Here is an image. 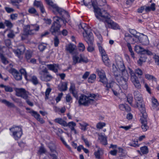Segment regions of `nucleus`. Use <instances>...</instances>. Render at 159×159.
<instances>
[{"label":"nucleus","mask_w":159,"mask_h":159,"mask_svg":"<svg viewBox=\"0 0 159 159\" xmlns=\"http://www.w3.org/2000/svg\"><path fill=\"white\" fill-rule=\"evenodd\" d=\"M9 72L12 74L16 80H20V73L17 70L14 68H12L10 70Z\"/></svg>","instance_id":"a211bd4d"},{"label":"nucleus","mask_w":159,"mask_h":159,"mask_svg":"<svg viewBox=\"0 0 159 159\" xmlns=\"http://www.w3.org/2000/svg\"><path fill=\"white\" fill-rule=\"evenodd\" d=\"M96 71L100 78L99 81L103 84H106L107 83V79L105 71L103 70L99 69H97Z\"/></svg>","instance_id":"ddd939ff"},{"label":"nucleus","mask_w":159,"mask_h":159,"mask_svg":"<svg viewBox=\"0 0 159 159\" xmlns=\"http://www.w3.org/2000/svg\"><path fill=\"white\" fill-rule=\"evenodd\" d=\"M105 125L106 124L104 123L99 122L97 124L96 127L98 129H101L104 126H105Z\"/></svg>","instance_id":"3c124183"},{"label":"nucleus","mask_w":159,"mask_h":159,"mask_svg":"<svg viewBox=\"0 0 159 159\" xmlns=\"http://www.w3.org/2000/svg\"><path fill=\"white\" fill-rule=\"evenodd\" d=\"M20 0H11V3L13 5L17 6V8H19V6L18 5L19 4Z\"/></svg>","instance_id":"de8ad7c7"},{"label":"nucleus","mask_w":159,"mask_h":159,"mask_svg":"<svg viewBox=\"0 0 159 159\" xmlns=\"http://www.w3.org/2000/svg\"><path fill=\"white\" fill-rule=\"evenodd\" d=\"M135 74H138V75H141L143 74V72L142 70L139 69H136L135 70Z\"/></svg>","instance_id":"69168bd1"},{"label":"nucleus","mask_w":159,"mask_h":159,"mask_svg":"<svg viewBox=\"0 0 159 159\" xmlns=\"http://www.w3.org/2000/svg\"><path fill=\"white\" fill-rule=\"evenodd\" d=\"M76 49V46L72 43H70L66 46V50L72 55L75 54Z\"/></svg>","instance_id":"f3484780"},{"label":"nucleus","mask_w":159,"mask_h":159,"mask_svg":"<svg viewBox=\"0 0 159 159\" xmlns=\"http://www.w3.org/2000/svg\"><path fill=\"white\" fill-rule=\"evenodd\" d=\"M66 13L67 14L63 13L62 15H60L61 16V17L58 16L53 17V22L50 29V31L52 35H56V33H59L60 28L63 25H66L67 22L65 16H66L67 17L69 16L67 11Z\"/></svg>","instance_id":"7ed1b4c3"},{"label":"nucleus","mask_w":159,"mask_h":159,"mask_svg":"<svg viewBox=\"0 0 159 159\" xmlns=\"http://www.w3.org/2000/svg\"><path fill=\"white\" fill-rule=\"evenodd\" d=\"M28 12L30 14H34L36 16H39V14L36 10L34 7L30 8L28 10Z\"/></svg>","instance_id":"a19ab883"},{"label":"nucleus","mask_w":159,"mask_h":159,"mask_svg":"<svg viewBox=\"0 0 159 159\" xmlns=\"http://www.w3.org/2000/svg\"><path fill=\"white\" fill-rule=\"evenodd\" d=\"M99 139L100 140L102 144L106 145L107 144V138L105 136L101 135L99 136Z\"/></svg>","instance_id":"c85d7f7f"},{"label":"nucleus","mask_w":159,"mask_h":159,"mask_svg":"<svg viewBox=\"0 0 159 159\" xmlns=\"http://www.w3.org/2000/svg\"><path fill=\"white\" fill-rule=\"evenodd\" d=\"M153 58L155 60L156 63L158 65H159V57L156 55H154Z\"/></svg>","instance_id":"e2e57ef3"},{"label":"nucleus","mask_w":159,"mask_h":159,"mask_svg":"<svg viewBox=\"0 0 159 159\" xmlns=\"http://www.w3.org/2000/svg\"><path fill=\"white\" fill-rule=\"evenodd\" d=\"M112 67L113 75L116 81L124 89H127L128 79L127 77H122L120 74V71L122 73L125 71V67L123 62L121 61H116V65L113 64Z\"/></svg>","instance_id":"f03ea898"},{"label":"nucleus","mask_w":159,"mask_h":159,"mask_svg":"<svg viewBox=\"0 0 159 159\" xmlns=\"http://www.w3.org/2000/svg\"><path fill=\"white\" fill-rule=\"evenodd\" d=\"M145 78L148 80H152L154 81H156V79L153 75L149 74H146L145 75Z\"/></svg>","instance_id":"a18cd8bd"},{"label":"nucleus","mask_w":159,"mask_h":159,"mask_svg":"<svg viewBox=\"0 0 159 159\" xmlns=\"http://www.w3.org/2000/svg\"><path fill=\"white\" fill-rule=\"evenodd\" d=\"M34 6L39 8L43 5L42 3L41 2L38 1L36 0L34 1Z\"/></svg>","instance_id":"603ef678"},{"label":"nucleus","mask_w":159,"mask_h":159,"mask_svg":"<svg viewBox=\"0 0 159 159\" xmlns=\"http://www.w3.org/2000/svg\"><path fill=\"white\" fill-rule=\"evenodd\" d=\"M79 27L80 28L81 27L84 31V32H83L84 38L89 37L90 35H93L91 29L88 27L87 24L84 23L81 24L79 25Z\"/></svg>","instance_id":"9d476101"},{"label":"nucleus","mask_w":159,"mask_h":159,"mask_svg":"<svg viewBox=\"0 0 159 159\" xmlns=\"http://www.w3.org/2000/svg\"><path fill=\"white\" fill-rule=\"evenodd\" d=\"M46 152V150L44 146L42 145L39 147V150L38 152V153L39 155H41L43 153H45Z\"/></svg>","instance_id":"e433bc0d"},{"label":"nucleus","mask_w":159,"mask_h":159,"mask_svg":"<svg viewBox=\"0 0 159 159\" xmlns=\"http://www.w3.org/2000/svg\"><path fill=\"white\" fill-rule=\"evenodd\" d=\"M72 56V58L73 60V65H75L78 63H80V56H79L76 54H74Z\"/></svg>","instance_id":"a878e982"},{"label":"nucleus","mask_w":159,"mask_h":159,"mask_svg":"<svg viewBox=\"0 0 159 159\" xmlns=\"http://www.w3.org/2000/svg\"><path fill=\"white\" fill-rule=\"evenodd\" d=\"M66 100L67 102H72V98L69 94H67L66 97Z\"/></svg>","instance_id":"bf43d9fd"},{"label":"nucleus","mask_w":159,"mask_h":159,"mask_svg":"<svg viewBox=\"0 0 159 159\" xmlns=\"http://www.w3.org/2000/svg\"><path fill=\"white\" fill-rule=\"evenodd\" d=\"M140 150L141 152L143 155L147 154L149 152L148 147L145 146L141 147Z\"/></svg>","instance_id":"473e14b6"},{"label":"nucleus","mask_w":159,"mask_h":159,"mask_svg":"<svg viewBox=\"0 0 159 159\" xmlns=\"http://www.w3.org/2000/svg\"><path fill=\"white\" fill-rule=\"evenodd\" d=\"M52 90V89L50 88H47L46 91L45 93V94L46 97L48 99V96L49 95V93L50 92H51V91Z\"/></svg>","instance_id":"680f3d73"},{"label":"nucleus","mask_w":159,"mask_h":159,"mask_svg":"<svg viewBox=\"0 0 159 159\" xmlns=\"http://www.w3.org/2000/svg\"><path fill=\"white\" fill-rule=\"evenodd\" d=\"M146 54L149 55H153V53L151 51L148 50H146L145 49L144 50L143 52H142V54Z\"/></svg>","instance_id":"774afa93"},{"label":"nucleus","mask_w":159,"mask_h":159,"mask_svg":"<svg viewBox=\"0 0 159 159\" xmlns=\"http://www.w3.org/2000/svg\"><path fill=\"white\" fill-rule=\"evenodd\" d=\"M103 85H106V90L107 91L109 90V89L111 88L112 89V88H113V87H119V86L115 82L113 81L109 83H107V81L106 84H103Z\"/></svg>","instance_id":"4be33fe9"},{"label":"nucleus","mask_w":159,"mask_h":159,"mask_svg":"<svg viewBox=\"0 0 159 159\" xmlns=\"http://www.w3.org/2000/svg\"><path fill=\"white\" fill-rule=\"evenodd\" d=\"M95 16L98 20L105 23L107 30L108 28L114 30L120 29L117 24L111 20L110 15L106 10L103 9H96Z\"/></svg>","instance_id":"f257e3e1"},{"label":"nucleus","mask_w":159,"mask_h":159,"mask_svg":"<svg viewBox=\"0 0 159 159\" xmlns=\"http://www.w3.org/2000/svg\"><path fill=\"white\" fill-rule=\"evenodd\" d=\"M4 23L6 26L9 28H11L13 26L12 23L9 20H6Z\"/></svg>","instance_id":"6e6d98bb"},{"label":"nucleus","mask_w":159,"mask_h":159,"mask_svg":"<svg viewBox=\"0 0 159 159\" xmlns=\"http://www.w3.org/2000/svg\"><path fill=\"white\" fill-rule=\"evenodd\" d=\"M47 3L52 7L55 9L59 14V15H62V13L67 14L66 11L62 9L61 8L58 7L56 4H53V2L51 0H45Z\"/></svg>","instance_id":"f8f14e48"},{"label":"nucleus","mask_w":159,"mask_h":159,"mask_svg":"<svg viewBox=\"0 0 159 159\" xmlns=\"http://www.w3.org/2000/svg\"><path fill=\"white\" fill-rule=\"evenodd\" d=\"M134 97L136 100L137 106L140 112L145 111V105L143 102L142 96L138 91H135L134 92Z\"/></svg>","instance_id":"20e7f679"},{"label":"nucleus","mask_w":159,"mask_h":159,"mask_svg":"<svg viewBox=\"0 0 159 159\" xmlns=\"http://www.w3.org/2000/svg\"><path fill=\"white\" fill-rule=\"evenodd\" d=\"M47 66L50 70L52 71L55 73H57L58 72V69L59 66L58 64H48L47 65Z\"/></svg>","instance_id":"6ab92c4d"},{"label":"nucleus","mask_w":159,"mask_h":159,"mask_svg":"<svg viewBox=\"0 0 159 159\" xmlns=\"http://www.w3.org/2000/svg\"><path fill=\"white\" fill-rule=\"evenodd\" d=\"M46 46L43 45V44H41L39 45L38 48L40 51L43 52L46 48Z\"/></svg>","instance_id":"052dcab7"},{"label":"nucleus","mask_w":159,"mask_h":159,"mask_svg":"<svg viewBox=\"0 0 159 159\" xmlns=\"http://www.w3.org/2000/svg\"><path fill=\"white\" fill-rule=\"evenodd\" d=\"M127 101L131 105L132 100H133V97L131 94H129L128 95L127 97Z\"/></svg>","instance_id":"13d9d810"},{"label":"nucleus","mask_w":159,"mask_h":159,"mask_svg":"<svg viewBox=\"0 0 159 159\" xmlns=\"http://www.w3.org/2000/svg\"><path fill=\"white\" fill-rule=\"evenodd\" d=\"M59 43V40L58 37L56 36L54 38V46L57 47Z\"/></svg>","instance_id":"49530a36"},{"label":"nucleus","mask_w":159,"mask_h":159,"mask_svg":"<svg viewBox=\"0 0 159 159\" xmlns=\"http://www.w3.org/2000/svg\"><path fill=\"white\" fill-rule=\"evenodd\" d=\"M155 4L154 3H152L151 4L150 7H146L145 8V11L146 12L150 11L151 10L154 11L155 10Z\"/></svg>","instance_id":"7c9ffc66"},{"label":"nucleus","mask_w":159,"mask_h":159,"mask_svg":"<svg viewBox=\"0 0 159 159\" xmlns=\"http://www.w3.org/2000/svg\"><path fill=\"white\" fill-rule=\"evenodd\" d=\"M152 103L153 105L152 107L153 109L156 107L158 105V103L157 100L155 98H152Z\"/></svg>","instance_id":"c03bdc74"},{"label":"nucleus","mask_w":159,"mask_h":159,"mask_svg":"<svg viewBox=\"0 0 159 159\" xmlns=\"http://www.w3.org/2000/svg\"><path fill=\"white\" fill-rule=\"evenodd\" d=\"M25 56L28 61L32 57V53L30 51H27L25 54Z\"/></svg>","instance_id":"8fccbe9b"},{"label":"nucleus","mask_w":159,"mask_h":159,"mask_svg":"<svg viewBox=\"0 0 159 159\" xmlns=\"http://www.w3.org/2000/svg\"><path fill=\"white\" fill-rule=\"evenodd\" d=\"M68 83L62 82L58 86V89L61 91H65L67 89Z\"/></svg>","instance_id":"5701e85b"},{"label":"nucleus","mask_w":159,"mask_h":159,"mask_svg":"<svg viewBox=\"0 0 159 159\" xmlns=\"http://www.w3.org/2000/svg\"><path fill=\"white\" fill-rule=\"evenodd\" d=\"M132 37L128 33L125 34V39L127 42H129Z\"/></svg>","instance_id":"79ce46f5"},{"label":"nucleus","mask_w":159,"mask_h":159,"mask_svg":"<svg viewBox=\"0 0 159 159\" xmlns=\"http://www.w3.org/2000/svg\"><path fill=\"white\" fill-rule=\"evenodd\" d=\"M25 22V20H20V23L22 24L23 25H24L23 26V33L25 35H32V32H31L30 30V25H25L23 23Z\"/></svg>","instance_id":"dca6fc26"},{"label":"nucleus","mask_w":159,"mask_h":159,"mask_svg":"<svg viewBox=\"0 0 159 159\" xmlns=\"http://www.w3.org/2000/svg\"><path fill=\"white\" fill-rule=\"evenodd\" d=\"M98 48L100 53L101 54L102 56L106 55V53L105 51L102 46L100 45H98Z\"/></svg>","instance_id":"09e8293b"},{"label":"nucleus","mask_w":159,"mask_h":159,"mask_svg":"<svg viewBox=\"0 0 159 159\" xmlns=\"http://www.w3.org/2000/svg\"><path fill=\"white\" fill-rule=\"evenodd\" d=\"M20 74L21 75H23L25 79L26 80H28L27 78V74L25 69L23 68H20Z\"/></svg>","instance_id":"37998d69"},{"label":"nucleus","mask_w":159,"mask_h":159,"mask_svg":"<svg viewBox=\"0 0 159 159\" xmlns=\"http://www.w3.org/2000/svg\"><path fill=\"white\" fill-rule=\"evenodd\" d=\"M9 130L12 132V135L15 139L18 140L20 138V126L14 125L13 127L10 128Z\"/></svg>","instance_id":"4468645a"},{"label":"nucleus","mask_w":159,"mask_h":159,"mask_svg":"<svg viewBox=\"0 0 159 159\" xmlns=\"http://www.w3.org/2000/svg\"><path fill=\"white\" fill-rule=\"evenodd\" d=\"M54 121L60 125L65 127L66 122L61 118H57L55 119Z\"/></svg>","instance_id":"cd10ccee"},{"label":"nucleus","mask_w":159,"mask_h":159,"mask_svg":"<svg viewBox=\"0 0 159 159\" xmlns=\"http://www.w3.org/2000/svg\"><path fill=\"white\" fill-rule=\"evenodd\" d=\"M141 113L142 114V116L140 119V122L142 124L141 128L142 130L145 132L149 128L148 125L147 115L146 111H142Z\"/></svg>","instance_id":"423d86ee"},{"label":"nucleus","mask_w":159,"mask_h":159,"mask_svg":"<svg viewBox=\"0 0 159 159\" xmlns=\"http://www.w3.org/2000/svg\"><path fill=\"white\" fill-rule=\"evenodd\" d=\"M96 77L95 74H91L88 79V82L90 83H94L96 80Z\"/></svg>","instance_id":"2f4dec72"},{"label":"nucleus","mask_w":159,"mask_h":159,"mask_svg":"<svg viewBox=\"0 0 159 159\" xmlns=\"http://www.w3.org/2000/svg\"><path fill=\"white\" fill-rule=\"evenodd\" d=\"M30 113H32V116H34L36 119H38L40 117V115L39 114H38L37 112L32 110L31 111L29 112Z\"/></svg>","instance_id":"4c0bfd02"},{"label":"nucleus","mask_w":159,"mask_h":159,"mask_svg":"<svg viewBox=\"0 0 159 159\" xmlns=\"http://www.w3.org/2000/svg\"><path fill=\"white\" fill-rule=\"evenodd\" d=\"M5 47L4 46H2L0 45V58L2 62L4 64H6L8 63V62L2 53L3 52V49Z\"/></svg>","instance_id":"aec40b11"},{"label":"nucleus","mask_w":159,"mask_h":159,"mask_svg":"<svg viewBox=\"0 0 159 159\" xmlns=\"http://www.w3.org/2000/svg\"><path fill=\"white\" fill-rule=\"evenodd\" d=\"M78 47L80 50L82 52L84 51L85 48L84 45L82 43H79Z\"/></svg>","instance_id":"5fc2aeb1"},{"label":"nucleus","mask_w":159,"mask_h":159,"mask_svg":"<svg viewBox=\"0 0 159 159\" xmlns=\"http://www.w3.org/2000/svg\"><path fill=\"white\" fill-rule=\"evenodd\" d=\"M39 74L40 75V78L42 81L46 82L50 81L53 78L49 74L46 67H44L43 69L39 71Z\"/></svg>","instance_id":"39448f33"},{"label":"nucleus","mask_w":159,"mask_h":159,"mask_svg":"<svg viewBox=\"0 0 159 159\" xmlns=\"http://www.w3.org/2000/svg\"><path fill=\"white\" fill-rule=\"evenodd\" d=\"M84 5L90 8L92 6L94 9V11L95 13L96 9H101L98 7L97 5L96 2H92V0H83Z\"/></svg>","instance_id":"2eb2a0df"},{"label":"nucleus","mask_w":159,"mask_h":159,"mask_svg":"<svg viewBox=\"0 0 159 159\" xmlns=\"http://www.w3.org/2000/svg\"><path fill=\"white\" fill-rule=\"evenodd\" d=\"M93 99L89 98L84 94H82L79 97L78 103L80 105H83L86 106L91 102H93Z\"/></svg>","instance_id":"0eeeda50"},{"label":"nucleus","mask_w":159,"mask_h":159,"mask_svg":"<svg viewBox=\"0 0 159 159\" xmlns=\"http://www.w3.org/2000/svg\"><path fill=\"white\" fill-rule=\"evenodd\" d=\"M76 123L73 122L71 121L69 122L68 123H66V126L65 127L68 126L71 129V130H73L75 128V127L76 126Z\"/></svg>","instance_id":"f704fd0d"},{"label":"nucleus","mask_w":159,"mask_h":159,"mask_svg":"<svg viewBox=\"0 0 159 159\" xmlns=\"http://www.w3.org/2000/svg\"><path fill=\"white\" fill-rule=\"evenodd\" d=\"M82 139L84 142L85 145L87 147H89L90 146V144L89 143V142L86 139L84 138V136H82Z\"/></svg>","instance_id":"338daca9"},{"label":"nucleus","mask_w":159,"mask_h":159,"mask_svg":"<svg viewBox=\"0 0 159 159\" xmlns=\"http://www.w3.org/2000/svg\"><path fill=\"white\" fill-rule=\"evenodd\" d=\"M28 92L26 91L24 89L20 88V97L25 99L26 103L28 105L31 107H32L34 104L32 102H30L28 99Z\"/></svg>","instance_id":"9b49d317"},{"label":"nucleus","mask_w":159,"mask_h":159,"mask_svg":"<svg viewBox=\"0 0 159 159\" xmlns=\"http://www.w3.org/2000/svg\"><path fill=\"white\" fill-rule=\"evenodd\" d=\"M89 61L87 57L84 56H82L81 54L80 55V62H83L84 63H87Z\"/></svg>","instance_id":"58836bf2"},{"label":"nucleus","mask_w":159,"mask_h":159,"mask_svg":"<svg viewBox=\"0 0 159 159\" xmlns=\"http://www.w3.org/2000/svg\"><path fill=\"white\" fill-rule=\"evenodd\" d=\"M5 90L6 92H11L13 90V88L9 86H6L5 87Z\"/></svg>","instance_id":"4d7b16f0"},{"label":"nucleus","mask_w":159,"mask_h":159,"mask_svg":"<svg viewBox=\"0 0 159 159\" xmlns=\"http://www.w3.org/2000/svg\"><path fill=\"white\" fill-rule=\"evenodd\" d=\"M30 30L31 32H32L33 34H34L36 31L39 30V26L37 24L31 25H30Z\"/></svg>","instance_id":"393cba45"},{"label":"nucleus","mask_w":159,"mask_h":159,"mask_svg":"<svg viewBox=\"0 0 159 159\" xmlns=\"http://www.w3.org/2000/svg\"><path fill=\"white\" fill-rule=\"evenodd\" d=\"M134 50L137 52L142 54V52H143L144 49L141 46L136 45L135 46Z\"/></svg>","instance_id":"c9c22d12"},{"label":"nucleus","mask_w":159,"mask_h":159,"mask_svg":"<svg viewBox=\"0 0 159 159\" xmlns=\"http://www.w3.org/2000/svg\"><path fill=\"white\" fill-rule=\"evenodd\" d=\"M1 101L8 107H14V105L12 103L9 102L6 99L2 100Z\"/></svg>","instance_id":"c756f323"},{"label":"nucleus","mask_w":159,"mask_h":159,"mask_svg":"<svg viewBox=\"0 0 159 159\" xmlns=\"http://www.w3.org/2000/svg\"><path fill=\"white\" fill-rule=\"evenodd\" d=\"M85 41L86 42L88 45L87 48V51L89 52H92L94 50V45L93 43L94 39L93 36L90 35V36L84 38Z\"/></svg>","instance_id":"1a4fd4ad"},{"label":"nucleus","mask_w":159,"mask_h":159,"mask_svg":"<svg viewBox=\"0 0 159 159\" xmlns=\"http://www.w3.org/2000/svg\"><path fill=\"white\" fill-rule=\"evenodd\" d=\"M30 81L34 85H36L39 84V81L38 79L35 76H32Z\"/></svg>","instance_id":"ea45409f"},{"label":"nucleus","mask_w":159,"mask_h":159,"mask_svg":"<svg viewBox=\"0 0 159 159\" xmlns=\"http://www.w3.org/2000/svg\"><path fill=\"white\" fill-rule=\"evenodd\" d=\"M5 43L6 46L9 48H10L11 45V42L10 39H7L5 40Z\"/></svg>","instance_id":"864d4df0"},{"label":"nucleus","mask_w":159,"mask_h":159,"mask_svg":"<svg viewBox=\"0 0 159 159\" xmlns=\"http://www.w3.org/2000/svg\"><path fill=\"white\" fill-rule=\"evenodd\" d=\"M69 90L70 93H72L73 96L75 97L76 99H78L77 96V92L75 91V85L74 84H71L70 86Z\"/></svg>","instance_id":"b1692460"},{"label":"nucleus","mask_w":159,"mask_h":159,"mask_svg":"<svg viewBox=\"0 0 159 159\" xmlns=\"http://www.w3.org/2000/svg\"><path fill=\"white\" fill-rule=\"evenodd\" d=\"M129 73L131 75V80L134 85L135 87L138 89L141 88V86L139 81L138 80V78L135 74L131 69L129 68Z\"/></svg>","instance_id":"6e6552de"},{"label":"nucleus","mask_w":159,"mask_h":159,"mask_svg":"<svg viewBox=\"0 0 159 159\" xmlns=\"http://www.w3.org/2000/svg\"><path fill=\"white\" fill-rule=\"evenodd\" d=\"M139 42L141 43L144 45H146L149 43L148 38L146 35H143L142 36H139Z\"/></svg>","instance_id":"412c9836"},{"label":"nucleus","mask_w":159,"mask_h":159,"mask_svg":"<svg viewBox=\"0 0 159 159\" xmlns=\"http://www.w3.org/2000/svg\"><path fill=\"white\" fill-rule=\"evenodd\" d=\"M94 154L96 158L98 159L100 158V150H98L96 152H95Z\"/></svg>","instance_id":"0e129e2a"},{"label":"nucleus","mask_w":159,"mask_h":159,"mask_svg":"<svg viewBox=\"0 0 159 159\" xmlns=\"http://www.w3.org/2000/svg\"><path fill=\"white\" fill-rule=\"evenodd\" d=\"M139 36L135 35L133 37H132L129 42L131 43L132 44H134L135 43L139 42Z\"/></svg>","instance_id":"72a5a7b5"},{"label":"nucleus","mask_w":159,"mask_h":159,"mask_svg":"<svg viewBox=\"0 0 159 159\" xmlns=\"http://www.w3.org/2000/svg\"><path fill=\"white\" fill-rule=\"evenodd\" d=\"M102 60L105 65L107 66L110 65V61L108 58L107 55L102 56Z\"/></svg>","instance_id":"bb28decb"}]
</instances>
